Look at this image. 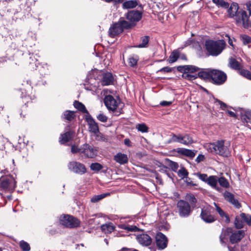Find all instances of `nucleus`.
<instances>
[{"mask_svg":"<svg viewBox=\"0 0 251 251\" xmlns=\"http://www.w3.org/2000/svg\"><path fill=\"white\" fill-rule=\"evenodd\" d=\"M71 151L72 153H79L85 158H94L97 154V150L87 143L83 144L80 147L75 145H73Z\"/></svg>","mask_w":251,"mask_h":251,"instance_id":"nucleus-3","label":"nucleus"},{"mask_svg":"<svg viewBox=\"0 0 251 251\" xmlns=\"http://www.w3.org/2000/svg\"><path fill=\"white\" fill-rule=\"evenodd\" d=\"M137 239L140 244L145 246L150 245L152 242L151 237L147 234H142L137 236Z\"/></svg>","mask_w":251,"mask_h":251,"instance_id":"nucleus-19","label":"nucleus"},{"mask_svg":"<svg viewBox=\"0 0 251 251\" xmlns=\"http://www.w3.org/2000/svg\"><path fill=\"white\" fill-rule=\"evenodd\" d=\"M239 6L237 3L233 2L231 4L228 9V15L229 17L235 18L236 15L239 13Z\"/></svg>","mask_w":251,"mask_h":251,"instance_id":"nucleus-22","label":"nucleus"},{"mask_svg":"<svg viewBox=\"0 0 251 251\" xmlns=\"http://www.w3.org/2000/svg\"><path fill=\"white\" fill-rule=\"evenodd\" d=\"M215 102H217L218 104L220 105V107L223 109H225V108H226L227 106L226 104L225 103L222 102V101H221L220 100H216L215 101Z\"/></svg>","mask_w":251,"mask_h":251,"instance_id":"nucleus-55","label":"nucleus"},{"mask_svg":"<svg viewBox=\"0 0 251 251\" xmlns=\"http://www.w3.org/2000/svg\"><path fill=\"white\" fill-rule=\"evenodd\" d=\"M182 135L178 134L177 135L173 134L170 139L169 143L178 142L181 143Z\"/></svg>","mask_w":251,"mask_h":251,"instance_id":"nucleus-40","label":"nucleus"},{"mask_svg":"<svg viewBox=\"0 0 251 251\" xmlns=\"http://www.w3.org/2000/svg\"><path fill=\"white\" fill-rule=\"evenodd\" d=\"M197 176L199 178V179H200L202 181L206 183L207 182V180L208 179V176H207V175L204 174H198Z\"/></svg>","mask_w":251,"mask_h":251,"instance_id":"nucleus-52","label":"nucleus"},{"mask_svg":"<svg viewBox=\"0 0 251 251\" xmlns=\"http://www.w3.org/2000/svg\"><path fill=\"white\" fill-rule=\"evenodd\" d=\"M230 144L223 140L218 141L214 143L206 144L204 147L208 151L223 156H228L230 154Z\"/></svg>","mask_w":251,"mask_h":251,"instance_id":"nucleus-1","label":"nucleus"},{"mask_svg":"<svg viewBox=\"0 0 251 251\" xmlns=\"http://www.w3.org/2000/svg\"><path fill=\"white\" fill-rule=\"evenodd\" d=\"M177 207L179 215L182 217H188L192 211L190 204L183 200L178 201Z\"/></svg>","mask_w":251,"mask_h":251,"instance_id":"nucleus-9","label":"nucleus"},{"mask_svg":"<svg viewBox=\"0 0 251 251\" xmlns=\"http://www.w3.org/2000/svg\"><path fill=\"white\" fill-rule=\"evenodd\" d=\"M149 41V37L148 36H143L141 39V43L138 45L137 47L138 48H145L147 47Z\"/></svg>","mask_w":251,"mask_h":251,"instance_id":"nucleus-37","label":"nucleus"},{"mask_svg":"<svg viewBox=\"0 0 251 251\" xmlns=\"http://www.w3.org/2000/svg\"><path fill=\"white\" fill-rule=\"evenodd\" d=\"M118 22L120 23L123 29L124 28H129L133 25V24L130 22H128L125 21L123 18H120Z\"/></svg>","mask_w":251,"mask_h":251,"instance_id":"nucleus-35","label":"nucleus"},{"mask_svg":"<svg viewBox=\"0 0 251 251\" xmlns=\"http://www.w3.org/2000/svg\"><path fill=\"white\" fill-rule=\"evenodd\" d=\"M64 118L68 120L72 121L75 117V113L72 111H66L63 114Z\"/></svg>","mask_w":251,"mask_h":251,"instance_id":"nucleus-39","label":"nucleus"},{"mask_svg":"<svg viewBox=\"0 0 251 251\" xmlns=\"http://www.w3.org/2000/svg\"><path fill=\"white\" fill-rule=\"evenodd\" d=\"M100 227L101 230L105 233H110L115 229V226L111 223L102 225Z\"/></svg>","mask_w":251,"mask_h":251,"instance_id":"nucleus-24","label":"nucleus"},{"mask_svg":"<svg viewBox=\"0 0 251 251\" xmlns=\"http://www.w3.org/2000/svg\"><path fill=\"white\" fill-rule=\"evenodd\" d=\"M107 195H108V194H102L94 196L91 198V201L93 203L98 202L99 201L102 200Z\"/></svg>","mask_w":251,"mask_h":251,"instance_id":"nucleus-42","label":"nucleus"},{"mask_svg":"<svg viewBox=\"0 0 251 251\" xmlns=\"http://www.w3.org/2000/svg\"><path fill=\"white\" fill-rule=\"evenodd\" d=\"M136 128L139 131L141 132H147L148 131V126L144 124H138L136 126Z\"/></svg>","mask_w":251,"mask_h":251,"instance_id":"nucleus-46","label":"nucleus"},{"mask_svg":"<svg viewBox=\"0 0 251 251\" xmlns=\"http://www.w3.org/2000/svg\"><path fill=\"white\" fill-rule=\"evenodd\" d=\"M250 72V71L246 70H241L240 71V74L242 75L245 76L247 78L248 77Z\"/></svg>","mask_w":251,"mask_h":251,"instance_id":"nucleus-58","label":"nucleus"},{"mask_svg":"<svg viewBox=\"0 0 251 251\" xmlns=\"http://www.w3.org/2000/svg\"><path fill=\"white\" fill-rule=\"evenodd\" d=\"M60 223L65 226L73 228L79 226L80 222L76 218L70 215H63L60 217Z\"/></svg>","mask_w":251,"mask_h":251,"instance_id":"nucleus-6","label":"nucleus"},{"mask_svg":"<svg viewBox=\"0 0 251 251\" xmlns=\"http://www.w3.org/2000/svg\"><path fill=\"white\" fill-rule=\"evenodd\" d=\"M218 182L220 185L225 188H227L229 187V184L227 180L223 177H218Z\"/></svg>","mask_w":251,"mask_h":251,"instance_id":"nucleus-44","label":"nucleus"},{"mask_svg":"<svg viewBox=\"0 0 251 251\" xmlns=\"http://www.w3.org/2000/svg\"><path fill=\"white\" fill-rule=\"evenodd\" d=\"M218 179V177L217 176H211L208 177V179L206 183L212 188L219 190V188L217 187Z\"/></svg>","mask_w":251,"mask_h":251,"instance_id":"nucleus-25","label":"nucleus"},{"mask_svg":"<svg viewBox=\"0 0 251 251\" xmlns=\"http://www.w3.org/2000/svg\"><path fill=\"white\" fill-rule=\"evenodd\" d=\"M212 1L218 7L227 8L229 6L228 3L224 0H212Z\"/></svg>","mask_w":251,"mask_h":251,"instance_id":"nucleus-34","label":"nucleus"},{"mask_svg":"<svg viewBox=\"0 0 251 251\" xmlns=\"http://www.w3.org/2000/svg\"><path fill=\"white\" fill-rule=\"evenodd\" d=\"M212 69H203L201 71L199 72L198 76L201 79L204 80H208L210 78L211 79L212 71Z\"/></svg>","mask_w":251,"mask_h":251,"instance_id":"nucleus-23","label":"nucleus"},{"mask_svg":"<svg viewBox=\"0 0 251 251\" xmlns=\"http://www.w3.org/2000/svg\"><path fill=\"white\" fill-rule=\"evenodd\" d=\"M155 242L157 247L159 249L163 250L167 247L168 240L167 237L163 233L158 232L155 236Z\"/></svg>","mask_w":251,"mask_h":251,"instance_id":"nucleus-13","label":"nucleus"},{"mask_svg":"<svg viewBox=\"0 0 251 251\" xmlns=\"http://www.w3.org/2000/svg\"><path fill=\"white\" fill-rule=\"evenodd\" d=\"M104 102L108 109L114 111L118 107L119 101L115 99L113 96L107 95L104 98Z\"/></svg>","mask_w":251,"mask_h":251,"instance_id":"nucleus-12","label":"nucleus"},{"mask_svg":"<svg viewBox=\"0 0 251 251\" xmlns=\"http://www.w3.org/2000/svg\"><path fill=\"white\" fill-rule=\"evenodd\" d=\"M113 77L111 74L106 73L103 75L102 78V84L104 85H108L112 83Z\"/></svg>","mask_w":251,"mask_h":251,"instance_id":"nucleus-27","label":"nucleus"},{"mask_svg":"<svg viewBox=\"0 0 251 251\" xmlns=\"http://www.w3.org/2000/svg\"><path fill=\"white\" fill-rule=\"evenodd\" d=\"M196 154V152L194 151H192L191 150L185 149L184 151V155L192 158L195 156Z\"/></svg>","mask_w":251,"mask_h":251,"instance_id":"nucleus-51","label":"nucleus"},{"mask_svg":"<svg viewBox=\"0 0 251 251\" xmlns=\"http://www.w3.org/2000/svg\"><path fill=\"white\" fill-rule=\"evenodd\" d=\"M241 38L244 44L251 43V38L250 37L243 35L241 36Z\"/></svg>","mask_w":251,"mask_h":251,"instance_id":"nucleus-53","label":"nucleus"},{"mask_svg":"<svg viewBox=\"0 0 251 251\" xmlns=\"http://www.w3.org/2000/svg\"><path fill=\"white\" fill-rule=\"evenodd\" d=\"M227 113L231 117H236V114L233 111L227 110Z\"/></svg>","mask_w":251,"mask_h":251,"instance_id":"nucleus-63","label":"nucleus"},{"mask_svg":"<svg viewBox=\"0 0 251 251\" xmlns=\"http://www.w3.org/2000/svg\"><path fill=\"white\" fill-rule=\"evenodd\" d=\"M16 187V181L11 176L2 177L0 178V191L11 192Z\"/></svg>","mask_w":251,"mask_h":251,"instance_id":"nucleus-4","label":"nucleus"},{"mask_svg":"<svg viewBox=\"0 0 251 251\" xmlns=\"http://www.w3.org/2000/svg\"><path fill=\"white\" fill-rule=\"evenodd\" d=\"M240 217L243 220V222L246 223L249 226H251V216L242 213L240 214Z\"/></svg>","mask_w":251,"mask_h":251,"instance_id":"nucleus-38","label":"nucleus"},{"mask_svg":"<svg viewBox=\"0 0 251 251\" xmlns=\"http://www.w3.org/2000/svg\"><path fill=\"white\" fill-rule=\"evenodd\" d=\"M114 160L120 165H123L128 162V158L126 154L118 152L114 156Z\"/></svg>","mask_w":251,"mask_h":251,"instance_id":"nucleus-20","label":"nucleus"},{"mask_svg":"<svg viewBox=\"0 0 251 251\" xmlns=\"http://www.w3.org/2000/svg\"><path fill=\"white\" fill-rule=\"evenodd\" d=\"M201 216V219L206 223H212L214 221V217L211 215L208 208L202 209Z\"/></svg>","mask_w":251,"mask_h":251,"instance_id":"nucleus-17","label":"nucleus"},{"mask_svg":"<svg viewBox=\"0 0 251 251\" xmlns=\"http://www.w3.org/2000/svg\"><path fill=\"white\" fill-rule=\"evenodd\" d=\"M97 119L101 122L105 123L107 122L108 118L103 113H100L97 116Z\"/></svg>","mask_w":251,"mask_h":251,"instance_id":"nucleus-50","label":"nucleus"},{"mask_svg":"<svg viewBox=\"0 0 251 251\" xmlns=\"http://www.w3.org/2000/svg\"><path fill=\"white\" fill-rule=\"evenodd\" d=\"M187 199H189L190 201H192V203H195L196 202V199L193 195H189L187 196Z\"/></svg>","mask_w":251,"mask_h":251,"instance_id":"nucleus-61","label":"nucleus"},{"mask_svg":"<svg viewBox=\"0 0 251 251\" xmlns=\"http://www.w3.org/2000/svg\"><path fill=\"white\" fill-rule=\"evenodd\" d=\"M229 66L234 70H240L242 68L241 64L233 58H230L229 59Z\"/></svg>","mask_w":251,"mask_h":251,"instance_id":"nucleus-26","label":"nucleus"},{"mask_svg":"<svg viewBox=\"0 0 251 251\" xmlns=\"http://www.w3.org/2000/svg\"><path fill=\"white\" fill-rule=\"evenodd\" d=\"M20 246L23 251H29L30 250V246L28 243L24 241L20 242Z\"/></svg>","mask_w":251,"mask_h":251,"instance_id":"nucleus-48","label":"nucleus"},{"mask_svg":"<svg viewBox=\"0 0 251 251\" xmlns=\"http://www.w3.org/2000/svg\"><path fill=\"white\" fill-rule=\"evenodd\" d=\"M172 104L171 101H163L160 102V105L164 106H169Z\"/></svg>","mask_w":251,"mask_h":251,"instance_id":"nucleus-60","label":"nucleus"},{"mask_svg":"<svg viewBox=\"0 0 251 251\" xmlns=\"http://www.w3.org/2000/svg\"><path fill=\"white\" fill-rule=\"evenodd\" d=\"M214 204L216 206V209L219 215L222 217H225V222L227 223H229L230 219L229 217L224 212V211L219 207L215 203Z\"/></svg>","mask_w":251,"mask_h":251,"instance_id":"nucleus-33","label":"nucleus"},{"mask_svg":"<svg viewBox=\"0 0 251 251\" xmlns=\"http://www.w3.org/2000/svg\"><path fill=\"white\" fill-rule=\"evenodd\" d=\"M185 150V149H184V148H178L173 150L172 151V152H174V153H177L179 154L184 155Z\"/></svg>","mask_w":251,"mask_h":251,"instance_id":"nucleus-54","label":"nucleus"},{"mask_svg":"<svg viewBox=\"0 0 251 251\" xmlns=\"http://www.w3.org/2000/svg\"><path fill=\"white\" fill-rule=\"evenodd\" d=\"M4 139L2 136H0V150H2L4 149Z\"/></svg>","mask_w":251,"mask_h":251,"instance_id":"nucleus-56","label":"nucleus"},{"mask_svg":"<svg viewBox=\"0 0 251 251\" xmlns=\"http://www.w3.org/2000/svg\"><path fill=\"white\" fill-rule=\"evenodd\" d=\"M68 168L71 172L79 175H83L86 172L84 165L76 161L69 162Z\"/></svg>","mask_w":251,"mask_h":251,"instance_id":"nucleus-8","label":"nucleus"},{"mask_svg":"<svg viewBox=\"0 0 251 251\" xmlns=\"http://www.w3.org/2000/svg\"><path fill=\"white\" fill-rule=\"evenodd\" d=\"M188 172L183 167H182L179 171H178V176L182 178H187L188 176Z\"/></svg>","mask_w":251,"mask_h":251,"instance_id":"nucleus-45","label":"nucleus"},{"mask_svg":"<svg viewBox=\"0 0 251 251\" xmlns=\"http://www.w3.org/2000/svg\"><path fill=\"white\" fill-rule=\"evenodd\" d=\"M182 77L186 79L193 80L197 78L198 75H191L190 73L185 72L183 73Z\"/></svg>","mask_w":251,"mask_h":251,"instance_id":"nucleus-47","label":"nucleus"},{"mask_svg":"<svg viewBox=\"0 0 251 251\" xmlns=\"http://www.w3.org/2000/svg\"><path fill=\"white\" fill-rule=\"evenodd\" d=\"M179 55V53L177 50L173 51L169 58V62L171 63L176 62L178 59Z\"/></svg>","mask_w":251,"mask_h":251,"instance_id":"nucleus-36","label":"nucleus"},{"mask_svg":"<svg viewBox=\"0 0 251 251\" xmlns=\"http://www.w3.org/2000/svg\"><path fill=\"white\" fill-rule=\"evenodd\" d=\"M171 167L174 171H176L178 168V165L176 162H171Z\"/></svg>","mask_w":251,"mask_h":251,"instance_id":"nucleus-57","label":"nucleus"},{"mask_svg":"<svg viewBox=\"0 0 251 251\" xmlns=\"http://www.w3.org/2000/svg\"><path fill=\"white\" fill-rule=\"evenodd\" d=\"M138 3L136 0H130L125 1L123 4V7L124 8H133L135 7Z\"/></svg>","mask_w":251,"mask_h":251,"instance_id":"nucleus-29","label":"nucleus"},{"mask_svg":"<svg viewBox=\"0 0 251 251\" xmlns=\"http://www.w3.org/2000/svg\"><path fill=\"white\" fill-rule=\"evenodd\" d=\"M177 70L181 72L192 73L199 71L200 68L193 65H184L178 66Z\"/></svg>","mask_w":251,"mask_h":251,"instance_id":"nucleus-21","label":"nucleus"},{"mask_svg":"<svg viewBox=\"0 0 251 251\" xmlns=\"http://www.w3.org/2000/svg\"><path fill=\"white\" fill-rule=\"evenodd\" d=\"M241 120L246 123L248 122V120L251 119V110H242L241 112Z\"/></svg>","mask_w":251,"mask_h":251,"instance_id":"nucleus-28","label":"nucleus"},{"mask_svg":"<svg viewBox=\"0 0 251 251\" xmlns=\"http://www.w3.org/2000/svg\"><path fill=\"white\" fill-rule=\"evenodd\" d=\"M75 132L70 130L66 131L64 134H61L59 137V142L61 144H64L71 140L74 137Z\"/></svg>","mask_w":251,"mask_h":251,"instance_id":"nucleus-16","label":"nucleus"},{"mask_svg":"<svg viewBox=\"0 0 251 251\" xmlns=\"http://www.w3.org/2000/svg\"><path fill=\"white\" fill-rule=\"evenodd\" d=\"M193 142L192 138L188 134L182 135L181 143L182 144L188 145Z\"/></svg>","mask_w":251,"mask_h":251,"instance_id":"nucleus-32","label":"nucleus"},{"mask_svg":"<svg viewBox=\"0 0 251 251\" xmlns=\"http://www.w3.org/2000/svg\"><path fill=\"white\" fill-rule=\"evenodd\" d=\"M225 199L233 205L236 208H239L241 207L240 203L235 199L234 196L231 193L226 191L224 194Z\"/></svg>","mask_w":251,"mask_h":251,"instance_id":"nucleus-18","label":"nucleus"},{"mask_svg":"<svg viewBox=\"0 0 251 251\" xmlns=\"http://www.w3.org/2000/svg\"><path fill=\"white\" fill-rule=\"evenodd\" d=\"M74 105L75 108L79 110V111H81L82 112L84 113H86L87 115H88L89 114L88 110L86 109L85 106L84 104H83L82 103L75 101L74 103Z\"/></svg>","mask_w":251,"mask_h":251,"instance_id":"nucleus-30","label":"nucleus"},{"mask_svg":"<svg viewBox=\"0 0 251 251\" xmlns=\"http://www.w3.org/2000/svg\"><path fill=\"white\" fill-rule=\"evenodd\" d=\"M227 232L231 233L229 237V240L232 244L239 242L244 237L245 234V231L243 230L232 231L231 228H227Z\"/></svg>","mask_w":251,"mask_h":251,"instance_id":"nucleus-11","label":"nucleus"},{"mask_svg":"<svg viewBox=\"0 0 251 251\" xmlns=\"http://www.w3.org/2000/svg\"><path fill=\"white\" fill-rule=\"evenodd\" d=\"M234 225L236 228L238 229L241 228L244 226L243 220H240V217L236 216L235 219Z\"/></svg>","mask_w":251,"mask_h":251,"instance_id":"nucleus-43","label":"nucleus"},{"mask_svg":"<svg viewBox=\"0 0 251 251\" xmlns=\"http://www.w3.org/2000/svg\"><path fill=\"white\" fill-rule=\"evenodd\" d=\"M90 168L93 171H99L102 168V166L100 163H94L91 164Z\"/></svg>","mask_w":251,"mask_h":251,"instance_id":"nucleus-49","label":"nucleus"},{"mask_svg":"<svg viewBox=\"0 0 251 251\" xmlns=\"http://www.w3.org/2000/svg\"><path fill=\"white\" fill-rule=\"evenodd\" d=\"M123 30L122 28V26L120 25V23L118 22L117 23H114L110 27L109 29V34L110 37H114L116 35L121 33Z\"/></svg>","mask_w":251,"mask_h":251,"instance_id":"nucleus-15","label":"nucleus"},{"mask_svg":"<svg viewBox=\"0 0 251 251\" xmlns=\"http://www.w3.org/2000/svg\"><path fill=\"white\" fill-rule=\"evenodd\" d=\"M247 8L248 10L249 11L250 15H251V3L247 4Z\"/></svg>","mask_w":251,"mask_h":251,"instance_id":"nucleus-64","label":"nucleus"},{"mask_svg":"<svg viewBox=\"0 0 251 251\" xmlns=\"http://www.w3.org/2000/svg\"><path fill=\"white\" fill-rule=\"evenodd\" d=\"M211 73V79L213 83L215 84H222L226 80V74L221 71L212 69Z\"/></svg>","mask_w":251,"mask_h":251,"instance_id":"nucleus-10","label":"nucleus"},{"mask_svg":"<svg viewBox=\"0 0 251 251\" xmlns=\"http://www.w3.org/2000/svg\"><path fill=\"white\" fill-rule=\"evenodd\" d=\"M124 144L128 147L131 146V142L130 140L128 138H126L124 140Z\"/></svg>","mask_w":251,"mask_h":251,"instance_id":"nucleus-62","label":"nucleus"},{"mask_svg":"<svg viewBox=\"0 0 251 251\" xmlns=\"http://www.w3.org/2000/svg\"><path fill=\"white\" fill-rule=\"evenodd\" d=\"M138 60V57L137 56H131L128 59V63L129 66L134 67L136 65Z\"/></svg>","mask_w":251,"mask_h":251,"instance_id":"nucleus-41","label":"nucleus"},{"mask_svg":"<svg viewBox=\"0 0 251 251\" xmlns=\"http://www.w3.org/2000/svg\"><path fill=\"white\" fill-rule=\"evenodd\" d=\"M86 121L88 125L89 131L93 133V136H96V140H100L101 139L102 135L100 132L98 124L90 114L86 116Z\"/></svg>","mask_w":251,"mask_h":251,"instance_id":"nucleus-5","label":"nucleus"},{"mask_svg":"<svg viewBox=\"0 0 251 251\" xmlns=\"http://www.w3.org/2000/svg\"><path fill=\"white\" fill-rule=\"evenodd\" d=\"M226 43L224 40L214 41L208 40L205 41V47L209 55L217 56L220 54L225 48Z\"/></svg>","mask_w":251,"mask_h":251,"instance_id":"nucleus-2","label":"nucleus"},{"mask_svg":"<svg viewBox=\"0 0 251 251\" xmlns=\"http://www.w3.org/2000/svg\"><path fill=\"white\" fill-rule=\"evenodd\" d=\"M204 158V156L203 155L199 154L196 159V161L198 163L202 161Z\"/></svg>","mask_w":251,"mask_h":251,"instance_id":"nucleus-59","label":"nucleus"},{"mask_svg":"<svg viewBox=\"0 0 251 251\" xmlns=\"http://www.w3.org/2000/svg\"><path fill=\"white\" fill-rule=\"evenodd\" d=\"M126 19L132 24L139 21L142 17V14L137 10H131L128 12L126 15Z\"/></svg>","mask_w":251,"mask_h":251,"instance_id":"nucleus-14","label":"nucleus"},{"mask_svg":"<svg viewBox=\"0 0 251 251\" xmlns=\"http://www.w3.org/2000/svg\"><path fill=\"white\" fill-rule=\"evenodd\" d=\"M234 20L238 25H242L246 28L251 27V22L249 20L247 12L243 10L239 11Z\"/></svg>","mask_w":251,"mask_h":251,"instance_id":"nucleus-7","label":"nucleus"},{"mask_svg":"<svg viewBox=\"0 0 251 251\" xmlns=\"http://www.w3.org/2000/svg\"><path fill=\"white\" fill-rule=\"evenodd\" d=\"M118 227L121 228L126 230L128 231H136L138 230V228L134 226H130L126 224H120L118 226Z\"/></svg>","mask_w":251,"mask_h":251,"instance_id":"nucleus-31","label":"nucleus"}]
</instances>
